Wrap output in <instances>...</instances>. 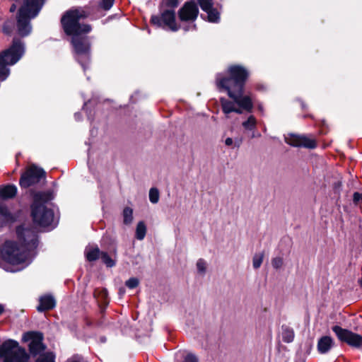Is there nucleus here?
<instances>
[{"label": "nucleus", "instance_id": "nucleus-1", "mask_svg": "<svg viewBox=\"0 0 362 362\" xmlns=\"http://www.w3.org/2000/svg\"><path fill=\"white\" fill-rule=\"evenodd\" d=\"M229 78L218 77L217 86L227 91L228 96L233 99L229 101L221 98L220 102L223 112L228 115L231 112L242 114L243 110L251 112L253 103L250 95H243V88L248 76L247 71L241 66L233 65L228 67Z\"/></svg>", "mask_w": 362, "mask_h": 362}, {"label": "nucleus", "instance_id": "nucleus-2", "mask_svg": "<svg viewBox=\"0 0 362 362\" xmlns=\"http://www.w3.org/2000/svg\"><path fill=\"white\" fill-rule=\"evenodd\" d=\"M18 240H6L0 245V257L6 263L17 267L11 272L23 269L29 264L28 248L35 247L37 235L30 228L18 227L16 230Z\"/></svg>", "mask_w": 362, "mask_h": 362}, {"label": "nucleus", "instance_id": "nucleus-3", "mask_svg": "<svg viewBox=\"0 0 362 362\" xmlns=\"http://www.w3.org/2000/svg\"><path fill=\"white\" fill-rule=\"evenodd\" d=\"M45 0H25L19 10L17 25L19 35L25 36L31 31L30 20L35 17Z\"/></svg>", "mask_w": 362, "mask_h": 362}, {"label": "nucleus", "instance_id": "nucleus-4", "mask_svg": "<svg viewBox=\"0 0 362 362\" xmlns=\"http://www.w3.org/2000/svg\"><path fill=\"white\" fill-rule=\"evenodd\" d=\"M87 13L82 9H74L67 11L62 18V24L67 35H77L88 33L91 26L88 24H80L79 20L86 18Z\"/></svg>", "mask_w": 362, "mask_h": 362}, {"label": "nucleus", "instance_id": "nucleus-5", "mask_svg": "<svg viewBox=\"0 0 362 362\" xmlns=\"http://www.w3.org/2000/svg\"><path fill=\"white\" fill-rule=\"evenodd\" d=\"M49 199L50 196L47 193H38L35 196L32 206V216L34 223L40 226H48L53 221L54 213L45 206V203Z\"/></svg>", "mask_w": 362, "mask_h": 362}, {"label": "nucleus", "instance_id": "nucleus-6", "mask_svg": "<svg viewBox=\"0 0 362 362\" xmlns=\"http://www.w3.org/2000/svg\"><path fill=\"white\" fill-rule=\"evenodd\" d=\"M24 54V47L21 42L14 39L12 45L0 54V80L4 81L9 75L7 66L13 65Z\"/></svg>", "mask_w": 362, "mask_h": 362}, {"label": "nucleus", "instance_id": "nucleus-7", "mask_svg": "<svg viewBox=\"0 0 362 362\" xmlns=\"http://www.w3.org/2000/svg\"><path fill=\"white\" fill-rule=\"evenodd\" d=\"M0 357L4 362H28L29 356L25 350L19 346L18 343L9 339L0 347Z\"/></svg>", "mask_w": 362, "mask_h": 362}, {"label": "nucleus", "instance_id": "nucleus-8", "mask_svg": "<svg viewBox=\"0 0 362 362\" xmlns=\"http://www.w3.org/2000/svg\"><path fill=\"white\" fill-rule=\"evenodd\" d=\"M45 176V172L42 168L32 165L22 174L20 179V185L25 188L29 187L31 185L38 183Z\"/></svg>", "mask_w": 362, "mask_h": 362}, {"label": "nucleus", "instance_id": "nucleus-9", "mask_svg": "<svg viewBox=\"0 0 362 362\" xmlns=\"http://www.w3.org/2000/svg\"><path fill=\"white\" fill-rule=\"evenodd\" d=\"M332 331L341 341L346 342L347 344L354 348H362L361 335L352 332L349 329H343L337 325L332 327Z\"/></svg>", "mask_w": 362, "mask_h": 362}, {"label": "nucleus", "instance_id": "nucleus-10", "mask_svg": "<svg viewBox=\"0 0 362 362\" xmlns=\"http://www.w3.org/2000/svg\"><path fill=\"white\" fill-rule=\"evenodd\" d=\"M71 43L74 48L75 52L77 54V59L81 63L83 66V64L81 62L83 59L88 60L89 52H90V44L86 37L80 36V35L73 36L71 39Z\"/></svg>", "mask_w": 362, "mask_h": 362}, {"label": "nucleus", "instance_id": "nucleus-11", "mask_svg": "<svg viewBox=\"0 0 362 362\" xmlns=\"http://www.w3.org/2000/svg\"><path fill=\"white\" fill-rule=\"evenodd\" d=\"M286 144L294 147H304L314 148L316 146V141L314 139L304 135L289 134L284 136Z\"/></svg>", "mask_w": 362, "mask_h": 362}, {"label": "nucleus", "instance_id": "nucleus-12", "mask_svg": "<svg viewBox=\"0 0 362 362\" xmlns=\"http://www.w3.org/2000/svg\"><path fill=\"white\" fill-rule=\"evenodd\" d=\"M23 339L25 341H30L29 344V349L30 353L33 355H37L45 349V346L42 344L43 337L41 333L29 332L23 335Z\"/></svg>", "mask_w": 362, "mask_h": 362}, {"label": "nucleus", "instance_id": "nucleus-13", "mask_svg": "<svg viewBox=\"0 0 362 362\" xmlns=\"http://www.w3.org/2000/svg\"><path fill=\"white\" fill-rule=\"evenodd\" d=\"M199 9L194 2H186L180 9L178 15L182 21H194L197 18Z\"/></svg>", "mask_w": 362, "mask_h": 362}, {"label": "nucleus", "instance_id": "nucleus-14", "mask_svg": "<svg viewBox=\"0 0 362 362\" xmlns=\"http://www.w3.org/2000/svg\"><path fill=\"white\" fill-rule=\"evenodd\" d=\"M162 21L173 31H177L178 27L175 23V15L173 11L167 10L162 13Z\"/></svg>", "mask_w": 362, "mask_h": 362}, {"label": "nucleus", "instance_id": "nucleus-15", "mask_svg": "<svg viewBox=\"0 0 362 362\" xmlns=\"http://www.w3.org/2000/svg\"><path fill=\"white\" fill-rule=\"evenodd\" d=\"M15 221L13 216L8 211V209L0 204V228Z\"/></svg>", "mask_w": 362, "mask_h": 362}, {"label": "nucleus", "instance_id": "nucleus-16", "mask_svg": "<svg viewBox=\"0 0 362 362\" xmlns=\"http://www.w3.org/2000/svg\"><path fill=\"white\" fill-rule=\"evenodd\" d=\"M333 345V339L329 336L321 337L317 342V350L320 354L327 353Z\"/></svg>", "mask_w": 362, "mask_h": 362}, {"label": "nucleus", "instance_id": "nucleus-17", "mask_svg": "<svg viewBox=\"0 0 362 362\" xmlns=\"http://www.w3.org/2000/svg\"><path fill=\"white\" fill-rule=\"evenodd\" d=\"M55 306V300L50 296H42L40 299V305L37 307L38 311L50 310Z\"/></svg>", "mask_w": 362, "mask_h": 362}, {"label": "nucleus", "instance_id": "nucleus-18", "mask_svg": "<svg viewBox=\"0 0 362 362\" xmlns=\"http://www.w3.org/2000/svg\"><path fill=\"white\" fill-rule=\"evenodd\" d=\"M17 189L14 185L0 187V198L7 199L16 196Z\"/></svg>", "mask_w": 362, "mask_h": 362}, {"label": "nucleus", "instance_id": "nucleus-19", "mask_svg": "<svg viewBox=\"0 0 362 362\" xmlns=\"http://www.w3.org/2000/svg\"><path fill=\"white\" fill-rule=\"evenodd\" d=\"M282 339L284 342L290 343L293 341L294 339V332L293 329L288 326L283 325L282 327Z\"/></svg>", "mask_w": 362, "mask_h": 362}, {"label": "nucleus", "instance_id": "nucleus-20", "mask_svg": "<svg viewBox=\"0 0 362 362\" xmlns=\"http://www.w3.org/2000/svg\"><path fill=\"white\" fill-rule=\"evenodd\" d=\"M146 233V227L143 221L138 223L136 228V238L141 240L144 238Z\"/></svg>", "mask_w": 362, "mask_h": 362}, {"label": "nucleus", "instance_id": "nucleus-21", "mask_svg": "<svg viewBox=\"0 0 362 362\" xmlns=\"http://www.w3.org/2000/svg\"><path fill=\"white\" fill-rule=\"evenodd\" d=\"M207 13V18L209 21L211 23H216L220 18L219 13L214 7H211L208 11H205Z\"/></svg>", "mask_w": 362, "mask_h": 362}, {"label": "nucleus", "instance_id": "nucleus-22", "mask_svg": "<svg viewBox=\"0 0 362 362\" xmlns=\"http://www.w3.org/2000/svg\"><path fill=\"white\" fill-rule=\"evenodd\" d=\"M264 257V252L256 253L252 257V266L255 269H259Z\"/></svg>", "mask_w": 362, "mask_h": 362}, {"label": "nucleus", "instance_id": "nucleus-23", "mask_svg": "<svg viewBox=\"0 0 362 362\" xmlns=\"http://www.w3.org/2000/svg\"><path fill=\"white\" fill-rule=\"evenodd\" d=\"M124 223L129 225L133 221V211L129 207H126L123 211Z\"/></svg>", "mask_w": 362, "mask_h": 362}, {"label": "nucleus", "instance_id": "nucleus-24", "mask_svg": "<svg viewBox=\"0 0 362 362\" xmlns=\"http://www.w3.org/2000/svg\"><path fill=\"white\" fill-rule=\"evenodd\" d=\"M257 121L254 116L251 115L243 122V127L247 130H252L256 127Z\"/></svg>", "mask_w": 362, "mask_h": 362}, {"label": "nucleus", "instance_id": "nucleus-25", "mask_svg": "<svg viewBox=\"0 0 362 362\" xmlns=\"http://www.w3.org/2000/svg\"><path fill=\"white\" fill-rule=\"evenodd\" d=\"M100 250L98 247L89 249L86 252V257L88 261H94L98 258Z\"/></svg>", "mask_w": 362, "mask_h": 362}, {"label": "nucleus", "instance_id": "nucleus-26", "mask_svg": "<svg viewBox=\"0 0 362 362\" xmlns=\"http://www.w3.org/2000/svg\"><path fill=\"white\" fill-rule=\"evenodd\" d=\"M160 193L158 189L151 188L149 190V200L153 204H156L159 201Z\"/></svg>", "mask_w": 362, "mask_h": 362}, {"label": "nucleus", "instance_id": "nucleus-27", "mask_svg": "<svg viewBox=\"0 0 362 362\" xmlns=\"http://www.w3.org/2000/svg\"><path fill=\"white\" fill-rule=\"evenodd\" d=\"M54 355L52 353H46L40 355L36 362H54Z\"/></svg>", "mask_w": 362, "mask_h": 362}, {"label": "nucleus", "instance_id": "nucleus-28", "mask_svg": "<svg viewBox=\"0 0 362 362\" xmlns=\"http://www.w3.org/2000/svg\"><path fill=\"white\" fill-rule=\"evenodd\" d=\"M241 144H242L241 139H236L233 140L232 138L228 137L225 140L226 146L233 147V148H238Z\"/></svg>", "mask_w": 362, "mask_h": 362}, {"label": "nucleus", "instance_id": "nucleus-29", "mask_svg": "<svg viewBox=\"0 0 362 362\" xmlns=\"http://www.w3.org/2000/svg\"><path fill=\"white\" fill-rule=\"evenodd\" d=\"M198 2L204 11H208L214 4L213 0H198Z\"/></svg>", "mask_w": 362, "mask_h": 362}, {"label": "nucleus", "instance_id": "nucleus-30", "mask_svg": "<svg viewBox=\"0 0 362 362\" xmlns=\"http://www.w3.org/2000/svg\"><path fill=\"white\" fill-rule=\"evenodd\" d=\"M100 257L103 260V262L107 266V267H112L115 265L114 260L105 252H102L100 254Z\"/></svg>", "mask_w": 362, "mask_h": 362}, {"label": "nucleus", "instance_id": "nucleus-31", "mask_svg": "<svg viewBox=\"0 0 362 362\" xmlns=\"http://www.w3.org/2000/svg\"><path fill=\"white\" fill-rule=\"evenodd\" d=\"M283 264H284V259L282 257H276L272 259V265L276 269H279L281 268Z\"/></svg>", "mask_w": 362, "mask_h": 362}, {"label": "nucleus", "instance_id": "nucleus-32", "mask_svg": "<svg viewBox=\"0 0 362 362\" xmlns=\"http://www.w3.org/2000/svg\"><path fill=\"white\" fill-rule=\"evenodd\" d=\"M197 268L199 273L204 274L206 272V262L204 259H199L197 262Z\"/></svg>", "mask_w": 362, "mask_h": 362}, {"label": "nucleus", "instance_id": "nucleus-33", "mask_svg": "<svg viewBox=\"0 0 362 362\" xmlns=\"http://www.w3.org/2000/svg\"><path fill=\"white\" fill-rule=\"evenodd\" d=\"M125 284L129 288H134L139 285V280L136 278H131L126 281Z\"/></svg>", "mask_w": 362, "mask_h": 362}, {"label": "nucleus", "instance_id": "nucleus-34", "mask_svg": "<svg viewBox=\"0 0 362 362\" xmlns=\"http://www.w3.org/2000/svg\"><path fill=\"white\" fill-rule=\"evenodd\" d=\"M114 0H103L101 6L105 10H109L113 5Z\"/></svg>", "mask_w": 362, "mask_h": 362}, {"label": "nucleus", "instance_id": "nucleus-35", "mask_svg": "<svg viewBox=\"0 0 362 362\" xmlns=\"http://www.w3.org/2000/svg\"><path fill=\"white\" fill-rule=\"evenodd\" d=\"M183 362H198V359L194 355L189 354L185 356Z\"/></svg>", "mask_w": 362, "mask_h": 362}, {"label": "nucleus", "instance_id": "nucleus-36", "mask_svg": "<svg viewBox=\"0 0 362 362\" xmlns=\"http://www.w3.org/2000/svg\"><path fill=\"white\" fill-rule=\"evenodd\" d=\"M151 23L153 25H156L158 26H160L161 23H163L162 17L160 18L158 16H152V18H151Z\"/></svg>", "mask_w": 362, "mask_h": 362}, {"label": "nucleus", "instance_id": "nucleus-37", "mask_svg": "<svg viewBox=\"0 0 362 362\" xmlns=\"http://www.w3.org/2000/svg\"><path fill=\"white\" fill-rule=\"evenodd\" d=\"M168 6L175 7L178 4V0H165Z\"/></svg>", "mask_w": 362, "mask_h": 362}, {"label": "nucleus", "instance_id": "nucleus-38", "mask_svg": "<svg viewBox=\"0 0 362 362\" xmlns=\"http://www.w3.org/2000/svg\"><path fill=\"white\" fill-rule=\"evenodd\" d=\"M354 202H358L360 200H362V194H360L358 192H355L354 194Z\"/></svg>", "mask_w": 362, "mask_h": 362}, {"label": "nucleus", "instance_id": "nucleus-39", "mask_svg": "<svg viewBox=\"0 0 362 362\" xmlns=\"http://www.w3.org/2000/svg\"><path fill=\"white\" fill-rule=\"evenodd\" d=\"M100 295L102 298H105L107 296V291L106 289H103L100 292Z\"/></svg>", "mask_w": 362, "mask_h": 362}, {"label": "nucleus", "instance_id": "nucleus-40", "mask_svg": "<svg viewBox=\"0 0 362 362\" xmlns=\"http://www.w3.org/2000/svg\"><path fill=\"white\" fill-rule=\"evenodd\" d=\"M3 31H4L5 33H6V34H9V33H11V30H8V29L7 28V25H4Z\"/></svg>", "mask_w": 362, "mask_h": 362}, {"label": "nucleus", "instance_id": "nucleus-41", "mask_svg": "<svg viewBox=\"0 0 362 362\" xmlns=\"http://www.w3.org/2000/svg\"><path fill=\"white\" fill-rule=\"evenodd\" d=\"M16 10V6L15 5H12L10 8V11L11 12L14 11Z\"/></svg>", "mask_w": 362, "mask_h": 362}, {"label": "nucleus", "instance_id": "nucleus-42", "mask_svg": "<svg viewBox=\"0 0 362 362\" xmlns=\"http://www.w3.org/2000/svg\"><path fill=\"white\" fill-rule=\"evenodd\" d=\"M4 311V307L3 305H0V315L3 313Z\"/></svg>", "mask_w": 362, "mask_h": 362}, {"label": "nucleus", "instance_id": "nucleus-43", "mask_svg": "<svg viewBox=\"0 0 362 362\" xmlns=\"http://www.w3.org/2000/svg\"><path fill=\"white\" fill-rule=\"evenodd\" d=\"M358 282L360 283L361 286H362V279H359Z\"/></svg>", "mask_w": 362, "mask_h": 362}, {"label": "nucleus", "instance_id": "nucleus-44", "mask_svg": "<svg viewBox=\"0 0 362 362\" xmlns=\"http://www.w3.org/2000/svg\"><path fill=\"white\" fill-rule=\"evenodd\" d=\"M259 109L260 110H262V107L261 105H259Z\"/></svg>", "mask_w": 362, "mask_h": 362}, {"label": "nucleus", "instance_id": "nucleus-45", "mask_svg": "<svg viewBox=\"0 0 362 362\" xmlns=\"http://www.w3.org/2000/svg\"><path fill=\"white\" fill-rule=\"evenodd\" d=\"M119 291H120V293H124V290H122V289H120Z\"/></svg>", "mask_w": 362, "mask_h": 362}]
</instances>
